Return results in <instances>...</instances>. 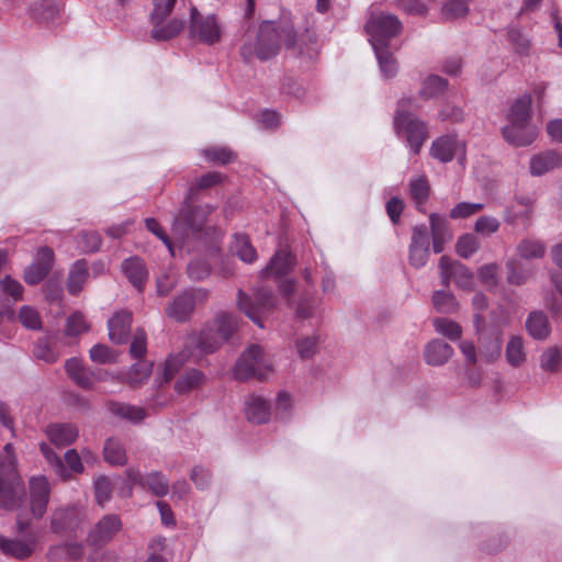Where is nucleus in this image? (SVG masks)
<instances>
[{
    "label": "nucleus",
    "instance_id": "obj_1",
    "mask_svg": "<svg viewBox=\"0 0 562 562\" xmlns=\"http://www.w3.org/2000/svg\"><path fill=\"white\" fill-rule=\"evenodd\" d=\"M306 37L308 43H303V38L296 41L292 25L265 21L256 32L244 35L239 54L245 63H250L255 57L268 60L278 55L281 43H284L288 49H295L299 56L311 59L317 55V47L312 35L307 34Z\"/></svg>",
    "mask_w": 562,
    "mask_h": 562
},
{
    "label": "nucleus",
    "instance_id": "obj_2",
    "mask_svg": "<svg viewBox=\"0 0 562 562\" xmlns=\"http://www.w3.org/2000/svg\"><path fill=\"white\" fill-rule=\"evenodd\" d=\"M25 496V487L18 472V460L12 443H7L0 452V507L8 510H19L16 531L24 533L30 521L23 518L21 504Z\"/></svg>",
    "mask_w": 562,
    "mask_h": 562
},
{
    "label": "nucleus",
    "instance_id": "obj_3",
    "mask_svg": "<svg viewBox=\"0 0 562 562\" xmlns=\"http://www.w3.org/2000/svg\"><path fill=\"white\" fill-rule=\"evenodd\" d=\"M531 103V95L524 94L508 110L507 124L502 128V134L514 146H528L538 135L537 127L530 123Z\"/></svg>",
    "mask_w": 562,
    "mask_h": 562
},
{
    "label": "nucleus",
    "instance_id": "obj_4",
    "mask_svg": "<svg viewBox=\"0 0 562 562\" xmlns=\"http://www.w3.org/2000/svg\"><path fill=\"white\" fill-rule=\"evenodd\" d=\"M192 188L184 199L179 212L173 218L172 235L182 245L191 238H201L206 217L214 211L210 204L193 205L191 202Z\"/></svg>",
    "mask_w": 562,
    "mask_h": 562
},
{
    "label": "nucleus",
    "instance_id": "obj_5",
    "mask_svg": "<svg viewBox=\"0 0 562 562\" xmlns=\"http://www.w3.org/2000/svg\"><path fill=\"white\" fill-rule=\"evenodd\" d=\"M413 103L411 98H403L397 102L393 126L396 135L406 142L411 153L417 155L427 138V130L425 123L409 112Z\"/></svg>",
    "mask_w": 562,
    "mask_h": 562
},
{
    "label": "nucleus",
    "instance_id": "obj_6",
    "mask_svg": "<svg viewBox=\"0 0 562 562\" xmlns=\"http://www.w3.org/2000/svg\"><path fill=\"white\" fill-rule=\"evenodd\" d=\"M273 371V364L263 349L251 345L237 360L233 374L236 380L246 381L251 378L265 380Z\"/></svg>",
    "mask_w": 562,
    "mask_h": 562
},
{
    "label": "nucleus",
    "instance_id": "obj_7",
    "mask_svg": "<svg viewBox=\"0 0 562 562\" xmlns=\"http://www.w3.org/2000/svg\"><path fill=\"white\" fill-rule=\"evenodd\" d=\"M177 0H153L150 35L156 41H168L177 36L184 27V21L178 18L165 21Z\"/></svg>",
    "mask_w": 562,
    "mask_h": 562
},
{
    "label": "nucleus",
    "instance_id": "obj_8",
    "mask_svg": "<svg viewBox=\"0 0 562 562\" xmlns=\"http://www.w3.org/2000/svg\"><path fill=\"white\" fill-rule=\"evenodd\" d=\"M189 32L198 42L214 45L222 40L224 25L215 14H203L195 7H191Z\"/></svg>",
    "mask_w": 562,
    "mask_h": 562
},
{
    "label": "nucleus",
    "instance_id": "obj_9",
    "mask_svg": "<svg viewBox=\"0 0 562 562\" xmlns=\"http://www.w3.org/2000/svg\"><path fill=\"white\" fill-rule=\"evenodd\" d=\"M372 47L389 46L391 38L402 30V23L396 15L385 12L372 13L366 24Z\"/></svg>",
    "mask_w": 562,
    "mask_h": 562
},
{
    "label": "nucleus",
    "instance_id": "obj_10",
    "mask_svg": "<svg viewBox=\"0 0 562 562\" xmlns=\"http://www.w3.org/2000/svg\"><path fill=\"white\" fill-rule=\"evenodd\" d=\"M40 450L50 465L54 473L66 481L71 477V473L81 474L85 472V464L76 449H69L65 452L63 459L47 443L41 442Z\"/></svg>",
    "mask_w": 562,
    "mask_h": 562
},
{
    "label": "nucleus",
    "instance_id": "obj_11",
    "mask_svg": "<svg viewBox=\"0 0 562 562\" xmlns=\"http://www.w3.org/2000/svg\"><path fill=\"white\" fill-rule=\"evenodd\" d=\"M276 305V299L271 290L259 288L251 297L245 295L241 291L238 293V307L255 324L263 327L261 317L269 313Z\"/></svg>",
    "mask_w": 562,
    "mask_h": 562
},
{
    "label": "nucleus",
    "instance_id": "obj_12",
    "mask_svg": "<svg viewBox=\"0 0 562 562\" xmlns=\"http://www.w3.org/2000/svg\"><path fill=\"white\" fill-rule=\"evenodd\" d=\"M209 292L205 289H190L173 299V301L167 305L165 313L166 315L179 323L186 322L190 318L196 304L206 301Z\"/></svg>",
    "mask_w": 562,
    "mask_h": 562
},
{
    "label": "nucleus",
    "instance_id": "obj_13",
    "mask_svg": "<svg viewBox=\"0 0 562 562\" xmlns=\"http://www.w3.org/2000/svg\"><path fill=\"white\" fill-rule=\"evenodd\" d=\"M430 255V237L426 225H415L408 246V262L412 267L420 269L426 266Z\"/></svg>",
    "mask_w": 562,
    "mask_h": 562
},
{
    "label": "nucleus",
    "instance_id": "obj_14",
    "mask_svg": "<svg viewBox=\"0 0 562 562\" xmlns=\"http://www.w3.org/2000/svg\"><path fill=\"white\" fill-rule=\"evenodd\" d=\"M430 154L441 162L451 161L454 157L460 165L465 162V143L454 135H446L432 142Z\"/></svg>",
    "mask_w": 562,
    "mask_h": 562
},
{
    "label": "nucleus",
    "instance_id": "obj_15",
    "mask_svg": "<svg viewBox=\"0 0 562 562\" xmlns=\"http://www.w3.org/2000/svg\"><path fill=\"white\" fill-rule=\"evenodd\" d=\"M439 269L443 285L448 286L450 281H453L461 289L469 290L473 286V274L464 265L442 256Z\"/></svg>",
    "mask_w": 562,
    "mask_h": 562
},
{
    "label": "nucleus",
    "instance_id": "obj_16",
    "mask_svg": "<svg viewBox=\"0 0 562 562\" xmlns=\"http://www.w3.org/2000/svg\"><path fill=\"white\" fill-rule=\"evenodd\" d=\"M50 486L44 475L30 480V512L34 518H42L49 502Z\"/></svg>",
    "mask_w": 562,
    "mask_h": 562
},
{
    "label": "nucleus",
    "instance_id": "obj_17",
    "mask_svg": "<svg viewBox=\"0 0 562 562\" xmlns=\"http://www.w3.org/2000/svg\"><path fill=\"white\" fill-rule=\"evenodd\" d=\"M121 529L122 521L117 515H105L88 533L87 541L93 547H101L110 542Z\"/></svg>",
    "mask_w": 562,
    "mask_h": 562
},
{
    "label": "nucleus",
    "instance_id": "obj_18",
    "mask_svg": "<svg viewBox=\"0 0 562 562\" xmlns=\"http://www.w3.org/2000/svg\"><path fill=\"white\" fill-rule=\"evenodd\" d=\"M125 473L132 484L147 488L155 496H165L169 491V480L161 472L154 471L143 476L138 469L130 468Z\"/></svg>",
    "mask_w": 562,
    "mask_h": 562
},
{
    "label": "nucleus",
    "instance_id": "obj_19",
    "mask_svg": "<svg viewBox=\"0 0 562 562\" xmlns=\"http://www.w3.org/2000/svg\"><path fill=\"white\" fill-rule=\"evenodd\" d=\"M54 262V251L49 247H41L36 259L24 270V281L34 285L40 283L50 271Z\"/></svg>",
    "mask_w": 562,
    "mask_h": 562
},
{
    "label": "nucleus",
    "instance_id": "obj_20",
    "mask_svg": "<svg viewBox=\"0 0 562 562\" xmlns=\"http://www.w3.org/2000/svg\"><path fill=\"white\" fill-rule=\"evenodd\" d=\"M35 547L36 538L34 536L11 539L0 535V550L4 555L24 560L33 554Z\"/></svg>",
    "mask_w": 562,
    "mask_h": 562
},
{
    "label": "nucleus",
    "instance_id": "obj_21",
    "mask_svg": "<svg viewBox=\"0 0 562 562\" xmlns=\"http://www.w3.org/2000/svg\"><path fill=\"white\" fill-rule=\"evenodd\" d=\"M132 314L127 311L115 313L108 322L109 338L117 345L125 344L130 336Z\"/></svg>",
    "mask_w": 562,
    "mask_h": 562
},
{
    "label": "nucleus",
    "instance_id": "obj_22",
    "mask_svg": "<svg viewBox=\"0 0 562 562\" xmlns=\"http://www.w3.org/2000/svg\"><path fill=\"white\" fill-rule=\"evenodd\" d=\"M45 434L49 441L58 447L64 448L74 443L78 436L79 430L72 424H50L46 427Z\"/></svg>",
    "mask_w": 562,
    "mask_h": 562
},
{
    "label": "nucleus",
    "instance_id": "obj_23",
    "mask_svg": "<svg viewBox=\"0 0 562 562\" xmlns=\"http://www.w3.org/2000/svg\"><path fill=\"white\" fill-rule=\"evenodd\" d=\"M245 414L254 424H265L270 419V403L262 396L251 394L245 401Z\"/></svg>",
    "mask_w": 562,
    "mask_h": 562
},
{
    "label": "nucleus",
    "instance_id": "obj_24",
    "mask_svg": "<svg viewBox=\"0 0 562 562\" xmlns=\"http://www.w3.org/2000/svg\"><path fill=\"white\" fill-rule=\"evenodd\" d=\"M294 257L286 249H279L270 259L269 265L261 270V277H283L290 273L294 267Z\"/></svg>",
    "mask_w": 562,
    "mask_h": 562
},
{
    "label": "nucleus",
    "instance_id": "obj_25",
    "mask_svg": "<svg viewBox=\"0 0 562 562\" xmlns=\"http://www.w3.org/2000/svg\"><path fill=\"white\" fill-rule=\"evenodd\" d=\"M453 356V348L440 339H432L424 348V359L427 364L440 367Z\"/></svg>",
    "mask_w": 562,
    "mask_h": 562
},
{
    "label": "nucleus",
    "instance_id": "obj_26",
    "mask_svg": "<svg viewBox=\"0 0 562 562\" xmlns=\"http://www.w3.org/2000/svg\"><path fill=\"white\" fill-rule=\"evenodd\" d=\"M190 344L199 351L200 355H209L215 352L224 342L207 323L199 334L193 335L190 338Z\"/></svg>",
    "mask_w": 562,
    "mask_h": 562
},
{
    "label": "nucleus",
    "instance_id": "obj_27",
    "mask_svg": "<svg viewBox=\"0 0 562 562\" xmlns=\"http://www.w3.org/2000/svg\"><path fill=\"white\" fill-rule=\"evenodd\" d=\"M122 272L138 291H142L147 279L148 270L139 257H131L122 262Z\"/></svg>",
    "mask_w": 562,
    "mask_h": 562
},
{
    "label": "nucleus",
    "instance_id": "obj_28",
    "mask_svg": "<svg viewBox=\"0 0 562 562\" xmlns=\"http://www.w3.org/2000/svg\"><path fill=\"white\" fill-rule=\"evenodd\" d=\"M81 513L76 507L60 508L52 514L50 529L55 533L75 529L80 520Z\"/></svg>",
    "mask_w": 562,
    "mask_h": 562
},
{
    "label": "nucleus",
    "instance_id": "obj_29",
    "mask_svg": "<svg viewBox=\"0 0 562 562\" xmlns=\"http://www.w3.org/2000/svg\"><path fill=\"white\" fill-rule=\"evenodd\" d=\"M429 224L431 231V247L435 254L443 251V245L447 240L451 239V233L445 216L432 213L429 216Z\"/></svg>",
    "mask_w": 562,
    "mask_h": 562
},
{
    "label": "nucleus",
    "instance_id": "obj_30",
    "mask_svg": "<svg viewBox=\"0 0 562 562\" xmlns=\"http://www.w3.org/2000/svg\"><path fill=\"white\" fill-rule=\"evenodd\" d=\"M562 166V156L555 150H547L535 155L530 159V173L542 176Z\"/></svg>",
    "mask_w": 562,
    "mask_h": 562
},
{
    "label": "nucleus",
    "instance_id": "obj_31",
    "mask_svg": "<svg viewBox=\"0 0 562 562\" xmlns=\"http://www.w3.org/2000/svg\"><path fill=\"white\" fill-rule=\"evenodd\" d=\"M83 555V547L78 542H66L52 546L47 551L50 562H75Z\"/></svg>",
    "mask_w": 562,
    "mask_h": 562
},
{
    "label": "nucleus",
    "instance_id": "obj_32",
    "mask_svg": "<svg viewBox=\"0 0 562 562\" xmlns=\"http://www.w3.org/2000/svg\"><path fill=\"white\" fill-rule=\"evenodd\" d=\"M65 370L69 378L80 387L90 389L93 385V373L83 367L78 358H70L65 363Z\"/></svg>",
    "mask_w": 562,
    "mask_h": 562
},
{
    "label": "nucleus",
    "instance_id": "obj_33",
    "mask_svg": "<svg viewBox=\"0 0 562 562\" xmlns=\"http://www.w3.org/2000/svg\"><path fill=\"white\" fill-rule=\"evenodd\" d=\"M206 381L205 374L198 369H190L182 373L175 383L178 394H186L201 387Z\"/></svg>",
    "mask_w": 562,
    "mask_h": 562
},
{
    "label": "nucleus",
    "instance_id": "obj_34",
    "mask_svg": "<svg viewBox=\"0 0 562 562\" xmlns=\"http://www.w3.org/2000/svg\"><path fill=\"white\" fill-rule=\"evenodd\" d=\"M229 250L232 255L236 256L245 263H252L257 259L256 249L250 244L248 237L244 234L234 235Z\"/></svg>",
    "mask_w": 562,
    "mask_h": 562
},
{
    "label": "nucleus",
    "instance_id": "obj_35",
    "mask_svg": "<svg viewBox=\"0 0 562 562\" xmlns=\"http://www.w3.org/2000/svg\"><path fill=\"white\" fill-rule=\"evenodd\" d=\"M216 331V335L223 340L227 341L238 326L237 317L227 312L218 313L215 318L209 323Z\"/></svg>",
    "mask_w": 562,
    "mask_h": 562
},
{
    "label": "nucleus",
    "instance_id": "obj_36",
    "mask_svg": "<svg viewBox=\"0 0 562 562\" xmlns=\"http://www.w3.org/2000/svg\"><path fill=\"white\" fill-rule=\"evenodd\" d=\"M103 458L112 465H124L127 462L126 450L120 439L111 437L105 440Z\"/></svg>",
    "mask_w": 562,
    "mask_h": 562
},
{
    "label": "nucleus",
    "instance_id": "obj_37",
    "mask_svg": "<svg viewBox=\"0 0 562 562\" xmlns=\"http://www.w3.org/2000/svg\"><path fill=\"white\" fill-rule=\"evenodd\" d=\"M88 277L87 262L85 260H77L69 271L67 280L68 291L74 295L78 294L87 282Z\"/></svg>",
    "mask_w": 562,
    "mask_h": 562
},
{
    "label": "nucleus",
    "instance_id": "obj_38",
    "mask_svg": "<svg viewBox=\"0 0 562 562\" xmlns=\"http://www.w3.org/2000/svg\"><path fill=\"white\" fill-rule=\"evenodd\" d=\"M526 329L535 339H544L549 333L548 318L542 312H531L526 321Z\"/></svg>",
    "mask_w": 562,
    "mask_h": 562
},
{
    "label": "nucleus",
    "instance_id": "obj_39",
    "mask_svg": "<svg viewBox=\"0 0 562 562\" xmlns=\"http://www.w3.org/2000/svg\"><path fill=\"white\" fill-rule=\"evenodd\" d=\"M109 409L113 415L133 423H138L146 416V413L142 407L121 402H111L109 404Z\"/></svg>",
    "mask_w": 562,
    "mask_h": 562
},
{
    "label": "nucleus",
    "instance_id": "obj_40",
    "mask_svg": "<svg viewBox=\"0 0 562 562\" xmlns=\"http://www.w3.org/2000/svg\"><path fill=\"white\" fill-rule=\"evenodd\" d=\"M515 202L524 206L522 211H515L514 206L507 207L504 212V221L508 224L516 223L517 220H528L532 213L533 200L529 195H517Z\"/></svg>",
    "mask_w": 562,
    "mask_h": 562
},
{
    "label": "nucleus",
    "instance_id": "obj_41",
    "mask_svg": "<svg viewBox=\"0 0 562 562\" xmlns=\"http://www.w3.org/2000/svg\"><path fill=\"white\" fill-rule=\"evenodd\" d=\"M379 63L380 71L384 78H392L397 72V64L389 46L372 47Z\"/></svg>",
    "mask_w": 562,
    "mask_h": 562
},
{
    "label": "nucleus",
    "instance_id": "obj_42",
    "mask_svg": "<svg viewBox=\"0 0 562 562\" xmlns=\"http://www.w3.org/2000/svg\"><path fill=\"white\" fill-rule=\"evenodd\" d=\"M321 335L314 331L312 335L301 336L295 340V350L301 359H311L317 352Z\"/></svg>",
    "mask_w": 562,
    "mask_h": 562
},
{
    "label": "nucleus",
    "instance_id": "obj_43",
    "mask_svg": "<svg viewBox=\"0 0 562 562\" xmlns=\"http://www.w3.org/2000/svg\"><path fill=\"white\" fill-rule=\"evenodd\" d=\"M409 193L418 209L424 205L430 193V186L427 178L425 176L412 178L409 181Z\"/></svg>",
    "mask_w": 562,
    "mask_h": 562
},
{
    "label": "nucleus",
    "instance_id": "obj_44",
    "mask_svg": "<svg viewBox=\"0 0 562 562\" xmlns=\"http://www.w3.org/2000/svg\"><path fill=\"white\" fill-rule=\"evenodd\" d=\"M151 369L153 364L148 361L134 363L126 374L127 384L134 389L140 386L149 378Z\"/></svg>",
    "mask_w": 562,
    "mask_h": 562
},
{
    "label": "nucleus",
    "instance_id": "obj_45",
    "mask_svg": "<svg viewBox=\"0 0 562 562\" xmlns=\"http://www.w3.org/2000/svg\"><path fill=\"white\" fill-rule=\"evenodd\" d=\"M517 252L527 260L542 258L546 252V245L539 239L524 238L517 245Z\"/></svg>",
    "mask_w": 562,
    "mask_h": 562
},
{
    "label": "nucleus",
    "instance_id": "obj_46",
    "mask_svg": "<svg viewBox=\"0 0 562 562\" xmlns=\"http://www.w3.org/2000/svg\"><path fill=\"white\" fill-rule=\"evenodd\" d=\"M447 86L446 79L437 75H430L423 81L419 94L424 99L436 98L445 92Z\"/></svg>",
    "mask_w": 562,
    "mask_h": 562
},
{
    "label": "nucleus",
    "instance_id": "obj_47",
    "mask_svg": "<svg viewBox=\"0 0 562 562\" xmlns=\"http://www.w3.org/2000/svg\"><path fill=\"white\" fill-rule=\"evenodd\" d=\"M506 360L512 367H520L526 361V352L520 337L514 336L506 346Z\"/></svg>",
    "mask_w": 562,
    "mask_h": 562
},
{
    "label": "nucleus",
    "instance_id": "obj_48",
    "mask_svg": "<svg viewBox=\"0 0 562 562\" xmlns=\"http://www.w3.org/2000/svg\"><path fill=\"white\" fill-rule=\"evenodd\" d=\"M19 322L22 326L30 330H41L42 329V317L40 312L31 306L23 305L19 310Z\"/></svg>",
    "mask_w": 562,
    "mask_h": 562
},
{
    "label": "nucleus",
    "instance_id": "obj_49",
    "mask_svg": "<svg viewBox=\"0 0 562 562\" xmlns=\"http://www.w3.org/2000/svg\"><path fill=\"white\" fill-rule=\"evenodd\" d=\"M432 324L438 334L452 341L460 340L462 336V328L458 323L448 318H435Z\"/></svg>",
    "mask_w": 562,
    "mask_h": 562
},
{
    "label": "nucleus",
    "instance_id": "obj_50",
    "mask_svg": "<svg viewBox=\"0 0 562 562\" xmlns=\"http://www.w3.org/2000/svg\"><path fill=\"white\" fill-rule=\"evenodd\" d=\"M33 356L46 363H54L58 359V352L49 345L44 337L38 338L33 345Z\"/></svg>",
    "mask_w": 562,
    "mask_h": 562
},
{
    "label": "nucleus",
    "instance_id": "obj_51",
    "mask_svg": "<svg viewBox=\"0 0 562 562\" xmlns=\"http://www.w3.org/2000/svg\"><path fill=\"white\" fill-rule=\"evenodd\" d=\"M432 304L437 312L451 314L458 310L456 297L446 291H436L432 295Z\"/></svg>",
    "mask_w": 562,
    "mask_h": 562
},
{
    "label": "nucleus",
    "instance_id": "obj_52",
    "mask_svg": "<svg viewBox=\"0 0 562 562\" xmlns=\"http://www.w3.org/2000/svg\"><path fill=\"white\" fill-rule=\"evenodd\" d=\"M321 300L313 297L301 299L295 310V316L300 319L314 318L319 316Z\"/></svg>",
    "mask_w": 562,
    "mask_h": 562
},
{
    "label": "nucleus",
    "instance_id": "obj_53",
    "mask_svg": "<svg viewBox=\"0 0 562 562\" xmlns=\"http://www.w3.org/2000/svg\"><path fill=\"white\" fill-rule=\"evenodd\" d=\"M472 0H448L442 7V15L447 20L464 16L469 12Z\"/></svg>",
    "mask_w": 562,
    "mask_h": 562
},
{
    "label": "nucleus",
    "instance_id": "obj_54",
    "mask_svg": "<svg viewBox=\"0 0 562 562\" xmlns=\"http://www.w3.org/2000/svg\"><path fill=\"white\" fill-rule=\"evenodd\" d=\"M480 248V240L473 234H464L459 237L456 249L462 258H470Z\"/></svg>",
    "mask_w": 562,
    "mask_h": 562
},
{
    "label": "nucleus",
    "instance_id": "obj_55",
    "mask_svg": "<svg viewBox=\"0 0 562 562\" xmlns=\"http://www.w3.org/2000/svg\"><path fill=\"white\" fill-rule=\"evenodd\" d=\"M205 159L210 162L228 164L235 159V154L227 147H210L202 151Z\"/></svg>",
    "mask_w": 562,
    "mask_h": 562
},
{
    "label": "nucleus",
    "instance_id": "obj_56",
    "mask_svg": "<svg viewBox=\"0 0 562 562\" xmlns=\"http://www.w3.org/2000/svg\"><path fill=\"white\" fill-rule=\"evenodd\" d=\"M59 9L52 0H44L43 3L34 8V16L47 23H53L58 16Z\"/></svg>",
    "mask_w": 562,
    "mask_h": 562
},
{
    "label": "nucleus",
    "instance_id": "obj_57",
    "mask_svg": "<svg viewBox=\"0 0 562 562\" xmlns=\"http://www.w3.org/2000/svg\"><path fill=\"white\" fill-rule=\"evenodd\" d=\"M507 37L509 43L513 45V47L518 54H528L530 48V41L525 34L521 33L519 29L510 27L507 32Z\"/></svg>",
    "mask_w": 562,
    "mask_h": 562
},
{
    "label": "nucleus",
    "instance_id": "obj_58",
    "mask_svg": "<svg viewBox=\"0 0 562 562\" xmlns=\"http://www.w3.org/2000/svg\"><path fill=\"white\" fill-rule=\"evenodd\" d=\"M89 328L85 316L80 312L71 314L66 322L65 333L67 336H78Z\"/></svg>",
    "mask_w": 562,
    "mask_h": 562
},
{
    "label": "nucleus",
    "instance_id": "obj_59",
    "mask_svg": "<svg viewBox=\"0 0 562 562\" xmlns=\"http://www.w3.org/2000/svg\"><path fill=\"white\" fill-rule=\"evenodd\" d=\"M187 272L190 279L200 281L211 273V266L204 259H193L189 262Z\"/></svg>",
    "mask_w": 562,
    "mask_h": 562
},
{
    "label": "nucleus",
    "instance_id": "obj_60",
    "mask_svg": "<svg viewBox=\"0 0 562 562\" xmlns=\"http://www.w3.org/2000/svg\"><path fill=\"white\" fill-rule=\"evenodd\" d=\"M562 356L558 348H549L541 355L540 366L544 371H557L561 364Z\"/></svg>",
    "mask_w": 562,
    "mask_h": 562
},
{
    "label": "nucleus",
    "instance_id": "obj_61",
    "mask_svg": "<svg viewBox=\"0 0 562 562\" xmlns=\"http://www.w3.org/2000/svg\"><path fill=\"white\" fill-rule=\"evenodd\" d=\"M90 359L97 363H111L116 361L115 352L102 344L94 345L90 351Z\"/></svg>",
    "mask_w": 562,
    "mask_h": 562
},
{
    "label": "nucleus",
    "instance_id": "obj_62",
    "mask_svg": "<svg viewBox=\"0 0 562 562\" xmlns=\"http://www.w3.org/2000/svg\"><path fill=\"white\" fill-rule=\"evenodd\" d=\"M483 207L482 203L460 202L451 209L449 216L453 220L465 218L480 212Z\"/></svg>",
    "mask_w": 562,
    "mask_h": 562
},
{
    "label": "nucleus",
    "instance_id": "obj_63",
    "mask_svg": "<svg viewBox=\"0 0 562 562\" xmlns=\"http://www.w3.org/2000/svg\"><path fill=\"white\" fill-rule=\"evenodd\" d=\"M94 495L99 505L103 506L111 497V482L105 476L94 480Z\"/></svg>",
    "mask_w": 562,
    "mask_h": 562
},
{
    "label": "nucleus",
    "instance_id": "obj_64",
    "mask_svg": "<svg viewBox=\"0 0 562 562\" xmlns=\"http://www.w3.org/2000/svg\"><path fill=\"white\" fill-rule=\"evenodd\" d=\"M0 288L4 294L10 295L14 301L23 297V285L10 276H5L0 281Z\"/></svg>",
    "mask_w": 562,
    "mask_h": 562
}]
</instances>
